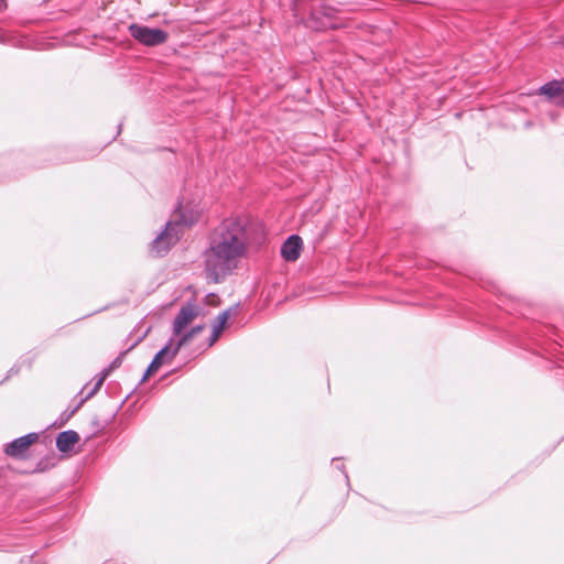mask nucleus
<instances>
[{
	"label": "nucleus",
	"instance_id": "nucleus-1",
	"mask_svg": "<svg viewBox=\"0 0 564 564\" xmlns=\"http://www.w3.org/2000/svg\"><path fill=\"white\" fill-rule=\"evenodd\" d=\"M248 253V237L242 221L229 218L217 226L210 235L205 251V271L214 283L232 273Z\"/></svg>",
	"mask_w": 564,
	"mask_h": 564
},
{
	"label": "nucleus",
	"instance_id": "nucleus-2",
	"mask_svg": "<svg viewBox=\"0 0 564 564\" xmlns=\"http://www.w3.org/2000/svg\"><path fill=\"white\" fill-rule=\"evenodd\" d=\"M194 221L195 218L187 219L184 215L178 220L167 221L165 229L152 241L151 252L155 257L164 256L178 241L182 225L191 226Z\"/></svg>",
	"mask_w": 564,
	"mask_h": 564
},
{
	"label": "nucleus",
	"instance_id": "nucleus-3",
	"mask_svg": "<svg viewBox=\"0 0 564 564\" xmlns=\"http://www.w3.org/2000/svg\"><path fill=\"white\" fill-rule=\"evenodd\" d=\"M203 329L202 326H196L191 329L187 334H184L178 340L177 344L171 348V346L166 345L163 347L153 358L152 362L149 365L142 380L144 381L148 377L154 373L164 362L170 361L178 351L181 346L185 345L195 334L199 333Z\"/></svg>",
	"mask_w": 564,
	"mask_h": 564
},
{
	"label": "nucleus",
	"instance_id": "nucleus-4",
	"mask_svg": "<svg viewBox=\"0 0 564 564\" xmlns=\"http://www.w3.org/2000/svg\"><path fill=\"white\" fill-rule=\"evenodd\" d=\"M129 32L133 39L145 46H158L164 44L169 39V33L164 30L135 23L129 26Z\"/></svg>",
	"mask_w": 564,
	"mask_h": 564
},
{
	"label": "nucleus",
	"instance_id": "nucleus-5",
	"mask_svg": "<svg viewBox=\"0 0 564 564\" xmlns=\"http://www.w3.org/2000/svg\"><path fill=\"white\" fill-rule=\"evenodd\" d=\"M39 440V434L35 432L28 433L23 436L17 437L7 443L3 447V453L14 459H25L28 451L32 444Z\"/></svg>",
	"mask_w": 564,
	"mask_h": 564
},
{
	"label": "nucleus",
	"instance_id": "nucleus-6",
	"mask_svg": "<svg viewBox=\"0 0 564 564\" xmlns=\"http://www.w3.org/2000/svg\"><path fill=\"white\" fill-rule=\"evenodd\" d=\"M98 391L99 390H89L86 395H83V390H80L70 401L68 406L52 423V425L57 427L64 426L70 420V417L83 406V404L96 395Z\"/></svg>",
	"mask_w": 564,
	"mask_h": 564
},
{
	"label": "nucleus",
	"instance_id": "nucleus-7",
	"mask_svg": "<svg viewBox=\"0 0 564 564\" xmlns=\"http://www.w3.org/2000/svg\"><path fill=\"white\" fill-rule=\"evenodd\" d=\"M197 315L198 308L195 304L187 303L186 305H183L173 323L174 334L176 336L181 335L186 326L192 323Z\"/></svg>",
	"mask_w": 564,
	"mask_h": 564
},
{
	"label": "nucleus",
	"instance_id": "nucleus-8",
	"mask_svg": "<svg viewBox=\"0 0 564 564\" xmlns=\"http://www.w3.org/2000/svg\"><path fill=\"white\" fill-rule=\"evenodd\" d=\"M540 94L546 96L551 102L564 107V80L546 83L540 88Z\"/></svg>",
	"mask_w": 564,
	"mask_h": 564
},
{
	"label": "nucleus",
	"instance_id": "nucleus-9",
	"mask_svg": "<svg viewBox=\"0 0 564 564\" xmlns=\"http://www.w3.org/2000/svg\"><path fill=\"white\" fill-rule=\"evenodd\" d=\"M302 245L301 237L296 235L290 236L281 247L283 259L290 262L296 261L300 258Z\"/></svg>",
	"mask_w": 564,
	"mask_h": 564
},
{
	"label": "nucleus",
	"instance_id": "nucleus-10",
	"mask_svg": "<svg viewBox=\"0 0 564 564\" xmlns=\"http://www.w3.org/2000/svg\"><path fill=\"white\" fill-rule=\"evenodd\" d=\"M79 440V434L76 431L67 430L57 434L55 445L61 453H69L74 449Z\"/></svg>",
	"mask_w": 564,
	"mask_h": 564
},
{
	"label": "nucleus",
	"instance_id": "nucleus-11",
	"mask_svg": "<svg viewBox=\"0 0 564 564\" xmlns=\"http://www.w3.org/2000/svg\"><path fill=\"white\" fill-rule=\"evenodd\" d=\"M333 9H325L324 12L318 9H314L311 15L310 26L314 29H329L336 28V24L332 20Z\"/></svg>",
	"mask_w": 564,
	"mask_h": 564
},
{
	"label": "nucleus",
	"instance_id": "nucleus-12",
	"mask_svg": "<svg viewBox=\"0 0 564 564\" xmlns=\"http://www.w3.org/2000/svg\"><path fill=\"white\" fill-rule=\"evenodd\" d=\"M115 391L116 390H106V394H107V398L109 401L108 406L110 410L111 417H115L117 415V413L119 412V410L123 406V404L131 398V395L134 394L135 392H138V390H131V392L124 397H121V395L115 397L112 394V392H115ZM148 391L149 390H139L140 394H143V392H148Z\"/></svg>",
	"mask_w": 564,
	"mask_h": 564
},
{
	"label": "nucleus",
	"instance_id": "nucleus-13",
	"mask_svg": "<svg viewBox=\"0 0 564 564\" xmlns=\"http://www.w3.org/2000/svg\"><path fill=\"white\" fill-rule=\"evenodd\" d=\"M228 316H229V312L228 311H225V312L220 313L217 316L216 324L213 327V333H212V336H210L209 345H213L218 339V337L220 336V334H221V332L224 329V326H225V324H226V322L228 319Z\"/></svg>",
	"mask_w": 564,
	"mask_h": 564
},
{
	"label": "nucleus",
	"instance_id": "nucleus-14",
	"mask_svg": "<svg viewBox=\"0 0 564 564\" xmlns=\"http://www.w3.org/2000/svg\"><path fill=\"white\" fill-rule=\"evenodd\" d=\"M113 366H115V362H113L110 367H108V368L104 369L99 375H97V376L95 377V384H94V388H101V386L104 384V382H105L106 378H107V377L109 376V373L111 372V370H112Z\"/></svg>",
	"mask_w": 564,
	"mask_h": 564
},
{
	"label": "nucleus",
	"instance_id": "nucleus-15",
	"mask_svg": "<svg viewBox=\"0 0 564 564\" xmlns=\"http://www.w3.org/2000/svg\"><path fill=\"white\" fill-rule=\"evenodd\" d=\"M337 468L344 473L346 481L349 485V478H348V474L345 470V466L344 465H338Z\"/></svg>",
	"mask_w": 564,
	"mask_h": 564
},
{
	"label": "nucleus",
	"instance_id": "nucleus-16",
	"mask_svg": "<svg viewBox=\"0 0 564 564\" xmlns=\"http://www.w3.org/2000/svg\"><path fill=\"white\" fill-rule=\"evenodd\" d=\"M45 468L46 467L43 465V462H40V463H37V465L35 467V471H44Z\"/></svg>",
	"mask_w": 564,
	"mask_h": 564
}]
</instances>
